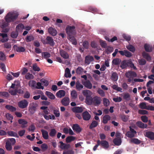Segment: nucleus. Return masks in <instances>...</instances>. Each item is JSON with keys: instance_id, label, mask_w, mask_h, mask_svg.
<instances>
[{"instance_id": "1", "label": "nucleus", "mask_w": 154, "mask_h": 154, "mask_svg": "<svg viewBox=\"0 0 154 154\" xmlns=\"http://www.w3.org/2000/svg\"><path fill=\"white\" fill-rule=\"evenodd\" d=\"M19 15L18 13L15 12H10L7 14L5 17L6 22H3L0 25V27L4 29L8 25V23L15 20Z\"/></svg>"}, {"instance_id": "2", "label": "nucleus", "mask_w": 154, "mask_h": 154, "mask_svg": "<svg viewBox=\"0 0 154 154\" xmlns=\"http://www.w3.org/2000/svg\"><path fill=\"white\" fill-rule=\"evenodd\" d=\"M75 27L74 26L67 25L66 29V33L68 35H75L76 34Z\"/></svg>"}, {"instance_id": "3", "label": "nucleus", "mask_w": 154, "mask_h": 154, "mask_svg": "<svg viewBox=\"0 0 154 154\" xmlns=\"http://www.w3.org/2000/svg\"><path fill=\"white\" fill-rule=\"evenodd\" d=\"M38 104L35 102H32L30 103L28 107V111L32 115L34 114L37 110Z\"/></svg>"}, {"instance_id": "4", "label": "nucleus", "mask_w": 154, "mask_h": 154, "mask_svg": "<svg viewBox=\"0 0 154 154\" xmlns=\"http://www.w3.org/2000/svg\"><path fill=\"white\" fill-rule=\"evenodd\" d=\"M130 131H127L126 134V135L128 137L132 138L135 137V135L136 134L137 132L134 129L132 128L131 126L129 127Z\"/></svg>"}, {"instance_id": "5", "label": "nucleus", "mask_w": 154, "mask_h": 154, "mask_svg": "<svg viewBox=\"0 0 154 154\" xmlns=\"http://www.w3.org/2000/svg\"><path fill=\"white\" fill-rule=\"evenodd\" d=\"M28 104V102L26 100H21L18 103V106L19 108L21 109H24L27 107Z\"/></svg>"}, {"instance_id": "6", "label": "nucleus", "mask_w": 154, "mask_h": 154, "mask_svg": "<svg viewBox=\"0 0 154 154\" xmlns=\"http://www.w3.org/2000/svg\"><path fill=\"white\" fill-rule=\"evenodd\" d=\"M101 101L100 97L95 96L93 98L92 103L95 106H98L100 104Z\"/></svg>"}, {"instance_id": "7", "label": "nucleus", "mask_w": 154, "mask_h": 154, "mask_svg": "<svg viewBox=\"0 0 154 154\" xmlns=\"http://www.w3.org/2000/svg\"><path fill=\"white\" fill-rule=\"evenodd\" d=\"M82 84L87 88L89 89H91L92 87V85L91 82L88 80L86 81H82Z\"/></svg>"}, {"instance_id": "8", "label": "nucleus", "mask_w": 154, "mask_h": 154, "mask_svg": "<svg viewBox=\"0 0 154 154\" xmlns=\"http://www.w3.org/2000/svg\"><path fill=\"white\" fill-rule=\"evenodd\" d=\"M99 141L100 145H101L103 147V148L105 149H107L109 147V145L108 142L105 140H102L100 141L99 140H98Z\"/></svg>"}, {"instance_id": "9", "label": "nucleus", "mask_w": 154, "mask_h": 154, "mask_svg": "<svg viewBox=\"0 0 154 154\" xmlns=\"http://www.w3.org/2000/svg\"><path fill=\"white\" fill-rule=\"evenodd\" d=\"M119 52L121 55L122 56L125 55L127 57H130L132 56L131 53L127 50H124V51H119Z\"/></svg>"}, {"instance_id": "10", "label": "nucleus", "mask_w": 154, "mask_h": 154, "mask_svg": "<svg viewBox=\"0 0 154 154\" xmlns=\"http://www.w3.org/2000/svg\"><path fill=\"white\" fill-rule=\"evenodd\" d=\"M84 109L82 106H75L73 107L72 110L74 113H81L83 111Z\"/></svg>"}, {"instance_id": "11", "label": "nucleus", "mask_w": 154, "mask_h": 154, "mask_svg": "<svg viewBox=\"0 0 154 154\" xmlns=\"http://www.w3.org/2000/svg\"><path fill=\"white\" fill-rule=\"evenodd\" d=\"M125 75L127 78H132L136 77L137 76L136 73L132 71H129L125 73Z\"/></svg>"}, {"instance_id": "12", "label": "nucleus", "mask_w": 154, "mask_h": 154, "mask_svg": "<svg viewBox=\"0 0 154 154\" xmlns=\"http://www.w3.org/2000/svg\"><path fill=\"white\" fill-rule=\"evenodd\" d=\"M82 116L83 119L85 121L89 120L91 118V116L87 111L82 113Z\"/></svg>"}, {"instance_id": "13", "label": "nucleus", "mask_w": 154, "mask_h": 154, "mask_svg": "<svg viewBox=\"0 0 154 154\" xmlns=\"http://www.w3.org/2000/svg\"><path fill=\"white\" fill-rule=\"evenodd\" d=\"M72 128L75 132L78 133H80L82 131V129L78 124H73L72 126Z\"/></svg>"}, {"instance_id": "14", "label": "nucleus", "mask_w": 154, "mask_h": 154, "mask_svg": "<svg viewBox=\"0 0 154 154\" xmlns=\"http://www.w3.org/2000/svg\"><path fill=\"white\" fill-rule=\"evenodd\" d=\"M145 135L151 140H154V133L151 131H148L146 132Z\"/></svg>"}, {"instance_id": "15", "label": "nucleus", "mask_w": 154, "mask_h": 154, "mask_svg": "<svg viewBox=\"0 0 154 154\" xmlns=\"http://www.w3.org/2000/svg\"><path fill=\"white\" fill-rule=\"evenodd\" d=\"M94 60V58L93 56L87 55L85 57V63L87 65H89L91 62L93 61Z\"/></svg>"}, {"instance_id": "16", "label": "nucleus", "mask_w": 154, "mask_h": 154, "mask_svg": "<svg viewBox=\"0 0 154 154\" xmlns=\"http://www.w3.org/2000/svg\"><path fill=\"white\" fill-rule=\"evenodd\" d=\"M60 54L61 56L64 59H68L69 58V54L66 51L63 49H61L60 51Z\"/></svg>"}, {"instance_id": "17", "label": "nucleus", "mask_w": 154, "mask_h": 154, "mask_svg": "<svg viewBox=\"0 0 154 154\" xmlns=\"http://www.w3.org/2000/svg\"><path fill=\"white\" fill-rule=\"evenodd\" d=\"M48 33L53 36H56L57 34L56 30L52 27H50L48 29Z\"/></svg>"}, {"instance_id": "18", "label": "nucleus", "mask_w": 154, "mask_h": 154, "mask_svg": "<svg viewBox=\"0 0 154 154\" xmlns=\"http://www.w3.org/2000/svg\"><path fill=\"white\" fill-rule=\"evenodd\" d=\"M129 63V61L126 60H123L121 63L120 67L122 69H124L128 67Z\"/></svg>"}, {"instance_id": "19", "label": "nucleus", "mask_w": 154, "mask_h": 154, "mask_svg": "<svg viewBox=\"0 0 154 154\" xmlns=\"http://www.w3.org/2000/svg\"><path fill=\"white\" fill-rule=\"evenodd\" d=\"M18 122L19 124L21 125V127L24 128L26 127L27 124V122L24 119H20L18 120Z\"/></svg>"}, {"instance_id": "20", "label": "nucleus", "mask_w": 154, "mask_h": 154, "mask_svg": "<svg viewBox=\"0 0 154 154\" xmlns=\"http://www.w3.org/2000/svg\"><path fill=\"white\" fill-rule=\"evenodd\" d=\"M69 97H65L62 100L61 103L63 105L66 106L69 104Z\"/></svg>"}, {"instance_id": "21", "label": "nucleus", "mask_w": 154, "mask_h": 154, "mask_svg": "<svg viewBox=\"0 0 154 154\" xmlns=\"http://www.w3.org/2000/svg\"><path fill=\"white\" fill-rule=\"evenodd\" d=\"M59 143H60V147L62 149H68L70 147L69 144L63 143L62 141H60Z\"/></svg>"}, {"instance_id": "22", "label": "nucleus", "mask_w": 154, "mask_h": 154, "mask_svg": "<svg viewBox=\"0 0 154 154\" xmlns=\"http://www.w3.org/2000/svg\"><path fill=\"white\" fill-rule=\"evenodd\" d=\"M13 48L14 50L18 52H23L25 51V48L22 46H18L16 45H14Z\"/></svg>"}, {"instance_id": "23", "label": "nucleus", "mask_w": 154, "mask_h": 154, "mask_svg": "<svg viewBox=\"0 0 154 154\" xmlns=\"http://www.w3.org/2000/svg\"><path fill=\"white\" fill-rule=\"evenodd\" d=\"M136 124L138 127L142 129L146 128L147 127L146 124L143 123L141 121H137Z\"/></svg>"}, {"instance_id": "24", "label": "nucleus", "mask_w": 154, "mask_h": 154, "mask_svg": "<svg viewBox=\"0 0 154 154\" xmlns=\"http://www.w3.org/2000/svg\"><path fill=\"white\" fill-rule=\"evenodd\" d=\"M65 94V92L62 90L59 91L56 94V96L58 97L61 98L64 97Z\"/></svg>"}, {"instance_id": "25", "label": "nucleus", "mask_w": 154, "mask_h": 154, "mask_svg": "<svg viewBox=\"0 0 154 154\" xmlns=\"http://www.w3.org/2000/svg\"><path fill=\"white\" fill-rule=\"evenodd\" d=\"M24 29V26L22 23H19L16 26V31L18 32L22 31Z\"/></svg>"}, {"instance_id": "26", "label": "nucleus", "mask_w": 154, "mask_h": 154, "mask_svg": "<svg viewBox=\"0 0 154 154\" xmlns=\"http://www.w3.org/2000/svg\"><path fill=\"white\" fill-rule=\"evenodd\" d=\"M142 55L143 57L145 58L147 61H151V57L148 53L144 51L143 52Z\"/></svg>"}, {"instance_id": "27", "label": "nucleus", "mask_w": 154, "mask_h": 154, "mask_svg": "<svg viewBox=\"0 0 154 154\" xmlns=\"http://www.w3.org/2000/svg\"><path fill=\"white\" fill-rule=\"evenodd\" d=\"M144 48L146 52H151L152 50V48L151 46L147 44L144 45Z\"/></svg>"}, {"instance_id": "28", "label": "nucleus", "mask_w": 154, "mask_h": 154, "mask_svg": "<svg viewBox=\"0 0 154 154\" xmlns=\"http://www.w3.org/2000/svg\"><path fill=\"white\" fill-rule=\"evenodd\" d=\"M82 93L85 97L89 96H91L92 95V93L89 90H84L82 91Z\"/></svg>"}, {"instance_id": "29", "label": "nucleus", "mask_w": 154, "mask_h": 154, "mask_svg": "<svg viewBox=\"0 0 154 154\" xmlns=\"http://www.w3.org/2000/svg\"><path fill=\"white\" fill-rule=\"evenodd\" d=\"M46 39L47 41V44H49L51 46H53L54 45V42L53 39L52 38L49 36L47 37Z\"/></svg>"}, {"instance_id": "30", "label": "nucleus", "mask_w": 154, "mask_h": 154, "mask_svg": "<svg viewBox=\"0 0 154 154\" xmlns=\"http://www.w3.org/2000/svg\"><path fill=\"white\" fill-rule=\"evenodd\" d=\"M41 132L43 138L45 140H47L48 139V132L46 131L43 129L41 130Z\"/></svg>"}, {"instance_id": "31", "label": "nucleus", "mask_w": 154, "mask_h": 154, "mask_svg": "<svg viewBox=\"0 0 154 154\" xmlns=\"http://www.w3.org/2000/svg\"><path fill=\"white\" fill-rule=\"evenodd\" d=\"M110 78L112 81H116L118 79V75L116 72H113L112 73Z\"/></svg>"}, {"instance_id": "32", "label": "nucleus", "mask_w": 154, "mask_h": 154, "mask_svg": "<svg viewBox=\"0 0 154 154\" xmlns=\"http://www.w3.org/2000/svg\"><path fill=\"white\" fill-rule=\"evenodd\" d=\"M93 100V98L91 97V96L85 97V101L87 104L90 105L92 104Z\"/></svg>"}, {"instance_id": "33", "label": "nucleus", "mask_w": 154, "mask_h": 154, "mask_svg": "<svg viewBox=\"0 0 154 154\" xmlns=\"http://www.w3.org/2000/svg\"><path fill=\"white\" fill-rule=\"evenodd\" d=\"M74 35H68V37L71 42H72V44L74 45H76L77 44V42L76 40L75 37L73 36Z\"/></svg>"}, {"instance_id": "34", "label": "nucleus", "mask_w": 154, "mask_h": 154, "mask_svg": "<svg viewBox=\"0 0 154 154\" xmlns=\"http://www.w3.org/2000/svg\"><path fill=\"white\" fill-rule=\"evenodd\" d=\"M0 36L2 37V39L1 40L2 42H5L8 41V39L7 38L8 35L6 33H0Z\"/></svg>"}, {"instance_id": "35", "label": "nucleus", "mask_w": 154, "mask_h": 154, "mask_svg": "<svg viewBox=\"0 0 154 154\" xmlns=\"http://www.w3.org/2000/svg\"><path fill=\"white\" fill-rule=\"evenodd\" d=\"M75 87L78 91H80L83 88L84 86L79 81H78L76 82Z\"/></svg>"}, {"instance_id": "36", "label": "nucleus", "mask_w": 154, "mask_h": 154, "mask_svg": "<svg viewBox=\"0 0 154 154\" xmlns=\"http://www.w3.org/2000/svg\"><path fill=\"white\" fill-rule=\"evenodd\" d=\"M111 117L108 115H106L104 116L102 122L104 124H106L108 121L110 120Z\"/></svg>"}, {"instance_id": "37", "label": "nucleus", "mask_w": 154, "mask_h": 154, "mask_svg": "<svg viewBox=\"0 0 154 154\" xmlns=\"http://www.w3.org/2000/svg\"><path fill=\"white\" fill-rule=\"evenodd\" d=\"M71 76L69 69L68 68H66L65 70L64 76L66 78H70Z\"/></svg>"}, {"instance_id": "38", "label": "nucleus", "mask_w": 154, "mask_h": 154, "mask_svg": "<svg viewBox=\"0 0 154 154\" xmlns=\"http://www.w3.org/2000/svg\"><path fill=\"white\" fill-rule=\"evenodd\" d=\"M113 142L116 145L119 146L122 143V140L121 138H115L114 139Z\"/></svg>"}, {"instance_id": "39", "label": "nucleus", "mask_w": 154, "mask_h": 154, "mask_svg": "<svg viewBox=\"0 0 154 154\" xmlns=\"http://www.w3.org/2000/svg\"><path fill=\"white\" fill-rule=\"evenodd\" d=\"M45 94L51 100H54L55 99V96L51 92L48 91H46L45 92Z\"/></svg>"}, {"instance_id": "40", "label": "nucleus", "mask_w": 154, "mask_h": 154, "mask_svg": "<svg viewBox=\"0 0 154 154\" xmlns=\"http://www.w3.org/2000/svg\"><path fill=\"white\" fill-rule=\"evenodd\" d=\"M6 60V55L2 51H0V60L4 61Z\"/></svg>"}, {"instance_id": "41", "label": "nucleus", "mask_w": 154, "mask_h": 154, "mask_svg": "<svg viewBox=\"0 0 154 154\" xmlns=\"http://www.w3.org/2000/svg\"><path fill=\"white\" fill-rule=\"evenodd\" d=\"M75 137L72 136H69L67 137L66 139V143H69L74 140Z\"/></svg>"}, {"instance_id": "42", "label": "nucleus", "mask_w": 154, "mask_h": 154, "mask_svg": "<svg viewBox=\"0 0 154 154\" xmlns=\"http://www.w3.org/2000/svg\"><path fill=\"white\" fill-rule=\"evenodd\" d=\"M98 125L97 122L95 120L93 121L90 125L89 126L90 129H92L93 128L96 127Z\"/></svg>"}, {"instance_id": "43", "label": "nucleus", "mask_w": 154, "mask_h": 154, "mask_svg": "<svg viewBox=\"0 0 154 154\" xmlns=\"http://www.w3.org/2000/svg\"><path fill=\"white\" fill-rule=\"evenodd\" d=\"M5 108L7 109L12 112H14L16 110V108L15 107L10 105H6Z\"/></svg>"}, {"instance_id": "44", "label": "nucleus", "mask_w": 154, "mask_h": 154, "mask_svg": "<svg viewBox=\"0 0 154 154\" xmlns=\"http://www.w3.org/2000/svg\"><path fill=\"white\" fill-rule=\"evenodd\" d=\"M131 142L136 144H139L141 143V141L136 138H132L131 140Z\"/></svg>"}, {"instance_id": "45", "label": "nucleus", "mask_w": 154, "mask_h": 154, "mask_svg": "<svg viewBox=\"0 0 154 154\" xmlns=\"http://www.w3.org/2000/svg\"><path fill=\"white\" fill-rule=\"evenodd\" d=\"M7 133L9 136L17 137H18L17 134L16 132L12 131H8L7 132Z\"/></svg>"}, {"instance_id": "46", "label": "nucleus", "mask_w": 154, "mask_h": 154, "mask_svg": "<svg viewBox=\"0 0 154 154\" xmlns=\"http://www.w3.org/2000/svg\"><path fill=\"white\" fill-rule=\"evenodd\" d=\"M11 143L8 141H7L6 143L5 147L8 151H11L12 149Z\"/></svg>"}, {"instance_id": "47", "label": "nucleus", "mask_w": 154, "mask_h": 154, "mask_svg": "<svg viewBox=\"0 0 154 154\" xmlns=\"http://www.w3.org/2000/svg\"><path fill=\"white\" fill-rule=\"evenodd\" d=\"M139 107L141 109H146L147 106L146 105V103L142 102L139 105Z\"/></svg>"}, {"instance_id": "48", "label": "nucleus", "mask_w": 154, "mask_h": 154, "mask_svg": "<svg viewBox=\"0 0 154 154\" xmlns=\"http://www.w3.org/2000/svg\"><path fill=\"white\" fill-rule=\"evenodd\" d=\"M71 95L72 99H75L78 97V94L75 90L72 91L71 93Z\"/></svg>"}, {"instance_id": "49", "label": "nucleus", "mask_w": 154, "mask_h": 154, "mask_svg": "<svg viewBox=\"0 0 154 154\" xmlns=\"http://www.w3.org/2000/svg\"><path fill=\"white\" fill-rule=\"evenodd\" d=\"M36 82L34 80H30L29 82V85L32 88H35Z\"/></svg>"}, {"instance_id": "50", "label": "nucleus", "mask_w": 154, "mask_h": 154, "mask_svg": "<svg viewBox=\"0 0 154 154\" xmlns=\"http://www.w3.org/2000/svg\"><path fill=\"white\" fill-rule=\"evenodd\" d=\"M121 61V60L119 58H115L112 60V63L114 65H118L119 64Z\"/></svg>"}, {"instance_id": "51", "label": "nucleus", "mask_w": 154, "mask_h": 154, "mask_svg": "<svg viewBox=\"0 0 154 154\" xmlns=\"http://www.w3.org/2000/svg\"><path fill=\"white\" fill-rule=\"evenodd\" d=\"M42 56H43L44 58L45 59H47L51 56V54L49 52H44L42 53Z\"/></svg>"}, {"instance_id": "52", "label": "nucleus", "mask_w": 154, "mask_h": 154, "mask_svg": "<svg viewBox=\"0 0 154 154\" xmlns=\"http://www.w3.org/2000/svg\"><path fill=\"white\" fill-rule=\"evenodd\" d=\"M33 70L35 71L39 72L40 71V68L38 66L36 63H34L33 64L32 66Z\"/></svg>"}, {"instance_id": "53", "label": "nucleus", "mask_w": 154, "mask_h": 154, "mask_svg": "<svg viewBox=\"0 0 154 154\" xmlns=\"http://www.w3.org/2000/svg\"><path fill=\"white\" fill-rule=\"evenodd\" d=\"M56 133L57 131L55 129H51L49 133V136L51 137H54L55 136Z\"/></svg>"}, {"instance_id": "54", "label": "nucleus", "mask_w": 154, "mask_h": 154, "mask_svg": "<svg viewBox=\"0 0 154 154\" xmlns=\"http://www.w3.org/2000/svg\"><path fill=\"white\" fill-rule=\"evenodd\" d=\"M120 117L122 120L124 122H126L128 120V116L122 115Z\"/></svg>"}, {"instance_id": "55", "label": "nucleus", "mask_w": 154, "mask_h": 154, "mask_svg": "<svg viewBox=\"0 0 154 154\" xmlns=\"http://www.w3.org/2000/svg\"><path fill=\"white\" fill-rule=\"evenodd\" d=\"M127 48L130 51L133 52L135 51V48L131 45H129L126 46Z\"/></svg>"}, {"instance_id": "56", "label": "nucleus", "mask_w": 154, "mask_h": 154, "mask_svg": "<svg viewBox=\"0 0 154 154\" xmlns=\"http://www.w3.org/2000/svg\"><path fill=\"white\" fill-rule=\"evenodd\" d=\"M34 78V76L32 74L29 73H27L26 75H25V78L26 79H33Z\"/></svg>"}, {"instance_id": "57", "label": "nucleus", "mask_w": 154, "mask_h": 154, "mask_svg": "<svg viewBox=\"0 0 154 154\" xmlns=\"http://www.w3.org/2000/svg\"><path fill=\"white\" fill-rule=\"evenodd\" d=\"M18 34V32L16 31L12 32L11 33V36L13 38H16L17 37Z\"/></svg>"}, {"instance_id": "58", "label": "nucleus", "mask_w": 154, "mask_h": 154, "mask_svg": "<svg viewBox=\"0 0 154 154\" xmlns=\"http://www.w3.org/2000/svg\"><path fill=\"white\" fill-rule=\"evenodd\" d=\"M40 82L43 85L45 86H47L49 84L48 82L46 80L44 79H42L40 80Z\"/></svg>"}, {"instance_id": "59", "label": "nucleus", "mask_w": 154, "mask_h": 154, "mask_svg": "<svg viewBox=\"0 0 154 154\" xmlns=\"http://www.w3.org/2000/svg\"><path fill=\"white\" fill-rule=\"evenodd\" d=\"M109 102L108 99L106 98L103 99V104L104 106H108L109 105Z\"/></svg>"}, {"instance_id": "60", "label": "nucleus", "mask_w": 154, "mask_h": 154, "mask_svg": "<svg viewBox=\"0 0 154 154\" xmlns=\"http://www.w3.org/2000/svg\"><path fill=\"white\" fill-rule=\"evenodd\" d=\"M83 69L81 67H79L76 70V72L77 74H80L83 71Z\"/></svg>"}, {"instance_id": "61", "label": "nucleus", "mask_w": 154, "mask_h": 154, "mask_svg": "<svg viewBox=\"0 0 154 154\" xmlns=\"http://www.w3.org/2000/svg\"><path fill=\"white\" fill-rule=\"evenodd\" d=\"M100 43L102 47L104 48H107V45L105 41H100Z\"/></svg>"}, {"instance_id": "62", "label": "nucleus", "mask_w": 154, "mask_h": 154, "mask_svg": "<svg viewBox=\"0 0 154 154\" xmlns=\"http://www.w3.org/2000/svg\"><path fill=\"white\" fill-rule=\"evenodd\" d=\"M21 74L25 75L28 71V69L26 67H23L21 70Z\"/></svg>"}, {"instance_id": "63", "label": "nucleus", "mask_w": 154, "mask_h": 154, "mask_svg": "<svg viewBox=\"0 0 154 154\" xmlns=\"http://www.w3.org/2000/svg\"><path fill=\"white\" fill-rule=\"evenodd\" d=\"M63 154H74V151L72 149L64 151Z\"/></svg>"}, {"instance_id": "64", "label": "nucleus", "mask_w": 154, "mask_h": 154, "mask_svg": "<svg viewBox=\"0 0 154 154\" xmlns=\"http://www.w3.org/2000/svg\"><path fill=\"white\" fill-rule=\"evenodd\" d=\"M53 113L57 117H58L60 116V113L58 110L54 109L53 110Z\"/></svg>"}]
</instances>
